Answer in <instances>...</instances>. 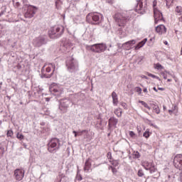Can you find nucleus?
<instances>
[{
  "instance_id": "58836bf2",
  "label": "nucleus",
  "mask_w": 182,
  "mask_h": 182,
  "mask_svg": "<svg viewBox=\"0 0 182 182\" xmlns=\"http://www.w3.org/2000/svg\"><path fill=\"white\" fill-rule=\"evenodd\" d=\"M137 174L139 177H143V176H144V172L142 171V169H139Z\"/></svg>"
},
{
  "instance_id": "9b49d317",
  "label": "nucleus",
  "mask_w": 182,
  "mask_h": 182,
  "mask_svg": "<svg viewBox=\"0 0 182 182\" xmlns=\"http://www.w3.org/2000/svg\"><path fill=\"white\" fill-rule=\"evenodd\" d=\"M92 52H95L96 53H102L107 49V46L105 43L95 44L89 47Z\"/></svg>"
},
{
  "instance_id": "f704fd0d",
  "label": "nucleus",
  "mask_w": 182,
  "mask_h": 182,
  "mask_svg": "<svg viewBox=\"0 0 182 182\" xmlns=\"http://www.w3.org/2000/svg\"><path fill=\"white\" fill-rule=\"evenodd\" d=\"M167 73L168 75H170V72H167V71H165V72H162L161 73V75L163 76L164 79H167Z\"/></svg>"
},
{
  "instance_id": "9d476101",
  "label": "nucleus",
  "mask_w": 182,
  "mask_h": 182,
  "mask_svg": "<svg viewBox=\"0 0 182 182\" xmlns=\"http://www.w3.org/2000/svg\"><path fill=\"white\" fill-rule=\"evenodd\" d=\"M49 90L52 95L56 96V97H60L63 94V88L62 87H59L55 84L51 85L49 87Z\"/></svg>"
},
{
  "instance_id": "c9c22d12",
  "label": "nucleus",
  "mask_w": 182,
  "mask_h": 182,
  "mask_svg": "<svg viewBox=\"0 0 182 182\" xmlns=\"http://www.w3.org/2000/svg\"><path fill=\"white\" fill-rule=\"evenodd\" d=\"M148 76H149V77H152L153 79H158V80H160V77L151 73H148Z\"/></svg>"
},
{
  "instance_id": "774afa93",
  "label": "nucleus",
  "mask_w": 182,
  "mask_h": 182,
  "mask_svg": "<svg viewBox=\"0 0 182 182\" xmlns=\"http://www.w3.org/2000/svg\"><path fill=\"white\" fill-rule=\"evenodd\" d=\"M0 144H1V137H0Z\"/></svg>"
},
{
  "instance_id": "5701e85b",
  "label": "nucleus",
  "mask_w": 182,
  "mask_h": 182,
  "mask_svg": "<svg viewBox=\"0 0 182 182\" xmlns=\"http://www.w3.org/2000/svg\"><path fill=\"white\" fill-rule=\"evenodd\" d=\"M146 42H147V38H144L141 41H140L136 46L135 50H139L140 48H143L144 45H146Z\"/></svg>"
},
{
  "instance_id": "2f4dec72",
  "label": "nucleus",
  "mask_w": 182,
  "mask_h": 182,
  "mask_svg": "<svg viewBox=\"0 0 182 182\" xmlns=\"http://www.w3.org/2000/svg\"><path fill=\"white\" fill-rule=\"evenodd\" d=\"M77 133H78V136H82L83 134H87V133H89V131L87 130V129H84V130H82V131H78Z\"/></svg>"
},
{
  "instance_id": "2eb2a0df",
  "label": "nucleus",
  "mask_w": 182,
  "mask_h": 182,
  "mask_svg": "<svg viewBox=\"0 0 182 182\" xmlns=\"http://www.w3.org/2000/svg\"><path fill=\"white\" fill-rule=\"evenodd\" d=\"M173 165L176 168L182 170V154H177L173 159Z\"/></svg>"
},
{
  "instance_id": "393cba45",
  "label": "nucleus",
  "mask_w": 182,
  "mask_h": 182,
  "mask_svg": "<svg viewBox=\"0 0 182 182\" xmlns=\"http://www.w3.org/2000/svg\"><path fill=\"white\" fill-rule=\"evenodd\" d=\"M112 102L114 106H117V103H118L117 94H116L114 92H112Z\"/></svg>"
},
{
  "instance_id": "338daca9",
  "label": "nucleus",
  "mask_w": 182,
  "mask_h": 182,
  "mask_svg": "<svg viewBox=\"0 0 182 182\" xmlns=\"http://www.w3.org/2000/svg\"><path fill=\"white\" fill-rule=\"evenodd\" d=\"M167 82H171V79H168Z\"/></svg>"
},
{
  "instance_id": "b1692460",
  "label": "nucleus",
  "mask_w": 182,
  "mask_h": 182,
  "mask_svg": "<svg viewBox=\"0 0 182 182\" xmlns=\"http://www.w3.org/2000/svg\"><path fill=\"white\" fill-rule=\"evenodd\" d=\"M151 106L154 110L156 113V114H160V107H159V105L156 103L151 104Z\"/></svg>"
},
{
  "instance_id": "69168bd1",
  "label": "nucleus",
  "mask_w": 182,
  "mask_h": 182,
  "mask_svg": "<svg viewBox=\"0 0 182 182\" xmlns=\"http://www.w3.org/2000/svg\"><path fill=\"white\" fill-rule=\"evenodd\" d=\"M180 180L182 182V175H181V176H180Z\"/></svg>"
},
{
  "instance_id": "603ef678",
  "label": "nucleus",
  "mask_w": 182,
  "mask_h": 182,
  "mask_svg": "<svg viewBox=\"0 0 182 182\" xmlns=\"http://www.w3.org/2000/svg\"><path fill=\"white\" fill-rule=\"evenodd\" d=\"M142 79H149V77L146 75H142Z\"/></svg>"
},
{
  "instance_id": "0e129e2a",
  "label": "nucleus",
  "mask_w": 182,
  "mask_h": 182,
  "mask_svg": "<svg viewBox=\"0 0 182 182\" xmlns=\"http://www.w3.org/2000/svg\"><path fill=\"white\" fill-rule=\"evenodd\" d=\"M163 109H164V110H166V108L165 105L163 106Z\"/></svg>"
},
{
  "instance_id": "4d7b16f0",
  "label": "nucleus",
  "mask_w": 182,
  "mask_h": 182,
  "mask_svg": "<svg viewBox=\"0 0 182 182\" xmlns=\"http://www.w3.org/2000/svg\"><path fill=\"white\" fill-rule=\"evenodd\" d=\"M153 90H154L155 92H159V90H157V88H156V87H153Z\"/></svg>"
},
{
  "instance_id": "e433bc0d",
  "label": "nucleus",
  "mask_w": 182,
  "mask_h": 182,
  "mask_svg": "<svg viewBox=\"0 0 182 182\" xmlns=\"http://www.w3.org/2000/svg\"><path fill=\"white\" fill-rule=\"evenodd\" d=\"M6 136L7 137H12V136H14V132L12 131V129L7 131Z\"/></svg>"
},
{
  "instance_id": "f257e3e1",
  "label": "nucleus",
  "mask_w": 182,
  "mask_h": 182,
  "mask_svg": "<svg viewBox=\"0 0 182 182\" xmlns=\"http://www.w3.org/2000/svg\"><path fill=\"white\" fill-rule=\"evenodd\" d=\"M132 18H133V10L122 11L115 14V21L119 26H124L126 22L130 21Z\"/></svg>"
},
{
  "instance_id": "13d9d810",
  "label": "nucleus",
  "mask_w": 182,
  "mask_h": 182,
  "mask_svg": "<svg viewBox=\"0 0 182 182\" xmlns=\"http://www.w3.org/2000/svg\"><path fill=\"white\" fill-rule=\"evenodd\" d=\"M168 113H169L170 114H171L173 113V110L169 109V110H168Z\"/></svg>"
},
{
  "instance_id": "f03ea898",
  "label": "nucleus",
  "mask_w": 182,
  "mask_h": 182,
  "mask_svg": "<svg viewBox=\"0 0 182 182\" xmlns=\"http://www.w3.org/2000/svg\"><path fill=\"white\" fill-rule=\"evenodd\" d=\"M65 27L63 26H56L50 28L48 31V36L50 39H58L63 35Z\"/></svg>"
},
{
  "instance_id": "c756f323",
  "label": "nucleus",
  "mask_w": 182,
  "mask_h": 182,
  "mask_svg": "<svg viewBox=\"0 0 182 182\" xmlns=\"http://www.w3.org/2000/svg\"><path fill=\"white\" fill-rule=\"evenodd\" d=\"M150 134H151L150 129H146V132H144L143 136L145 137V139H149V137H150Z\"/></svg>"
},
{
  "instance_id": "4c0bfd02",
  "label": "nucleus",
  "mask_w": 182,
  "mask_h": 182,
  "mask_svg": "<svg viewBox=\"0 0 182 182\" xmlns=\"http://www.w3.org/2000/svg\"><path fill=\"white\" fill-rule=\"evenodd\" d=\"M119 159L112 160V166H114L116 167V166H119Z\"/></svg>"
},
{
  "instance_id": "20e7f679",
  "label": "nucleus",
  "mask_w": 182,
  "mask_h": 182,
  "mask_svg": "<svg viewBox=\"0 0 182 182\" xmlns=\"http://www.w3.org/2000/svg\"><path fill=\"white\" fill-rule=\"evenodd\" d=\"M103 16L99 13H89L86 16V21L92 25H99Z\"/></svg>"
},
{
  "instance_id": "052dcab7",
  "label": "nucleus",
  "mask_w": 182,
  "mask_h": 182,
  "mask_svg": "<svg viewBox=\"0 0 182 182\" xmlns=\"http://www.w3.org/2000/svg\"><path fill=\"white\" fill-rule=\"evenodd\" d=\"M4 11H1V12L0 13V16H2V15H4Z\"/></svg>"
},
{
  "instance_id": "a18cd8bd",
  "label": "nucleus",
  "mask_w": 182,
  "mask_h": 182,
  "mask_svg": "<svg viewBox=\"0 0 182 182\" xmlns=\"http://www.w3.org/2000/svg\"><path fill=\"white\" fill-rule=\"evenodd\" d=\"M62 181V175H58L57 176V182H61Z\"/></svg>"
},
{
  "instance_id": "ddd939ff",
  "label": "nucleus",
  "mask_w": 182,
  "mask_h": 182,
  "mask_svg": "<svg viewBox=\"0 0 182 182\" xmlns=\"http://www.w3.org/2000/svg\"><path fill=\"white\" fill-rule=\"evenodd\" d=\"M33 45L36 48H41L43 45H46V37L38 36L33 39Z\"/></svg>"
},
{
  "instance_id": "4468645a",
  "label": "nucleus",
  "mask_w": 182,
  "mask_h": 182,
  "mask_svg": "<svg viewBox=\"0 0 182 182\" xmlns=\"http://www.w3.org/2000/svg\"><path fill=\"white\" fill-rule=\"evenodd\" d=\"M13 4L16 8L19 9H25L26 6H28V1L27 0H13Z\"/></svg>"
},
{
  "instance_id": "680f3d73",
  "label": "nucleus",
  "mask_w": 182,
  "mask_h": 182,
  "mask_svg": "<svg viewBox=\"0 0 182 182\" xmlns=\"http://www.w3.org/2000/svg\"><path fill=\"white\" fill-rule=\"evenodd\" d=\"M164 45H168V42H167V41H164Z\"/></svg>"
},
{
  "instance_id": "6ab92c4d",
  "label": "nucleus",
  "mask_w": 182,
  "mask_h": 182,
  "mask_svg": "<svg viewBox=\"0 0 182 182\" xmlns=\"http://www.w3.org/2000/svg\"><path fill=\"white\" fill-rule=\"evenodd\" d=\"M135 44H136V40H131L122 44V48L125 50H130L133 45H135Z\"/></svg>"
},
{
  "instance_id": "864d4df0",
  "label": "nucleus",
  "mask_w": 182,
  "mask_h": 182,
  "mask_svg": "<svg viewBox=\"0 0 182 182\" xmlns=\"http://www.w3.org/2000/svg\"><path fill=\"white\" fill-rule=\"evenodd\" d=\"M143 92H144V93H147V88H144V90H143Z\"/></svg>"
},
{
  "instance_id": "423d86ee",
  "label": "nucleus",
  "mask_w": 182,
  "mask_h": 182,
  "mask_svg": "<svg viewBox=\"0 0 182 182\" xmlns=\"http://www.w3.org/2000/svg\"><path fill=\"white\" fill-rule=\"evenodd\" d=\"M66 67L68 72H70V73H73V72H77V70H79V64H77V60H76L75 58H70V59L67 60Z\"/></svg>"
},
{
  "instance_id": "ea45409f",
  "label": "nucleus",
  "mask_w": 182,
  "mask_h": 182,
  "mask_svg": "<svg viewBox=\"0 0 182 182\" xmlns=\"http://www.w3.org/2000/svg\"><path fill=\"white\" fill-rule=\"evenodd\" d=\"M16 137L19 140H23V134H22L17 133L16 134Z\"/></svg>"
},
{
  "instance_id": "3c124183",
  "label": "nucleus",
  "mask_w": 182,
  "mask_h": 182,
  "mask_svg": "<svg viewBox=\"0 0 182 182\" xmlns=\"http://www.w3.org/2000/svg\"><path fill=\"white\" fill-rule=\"evenodd\" d=\"M126 106H127L126 103H124V102L122 103V107H126Z\"/></svg>"
},
{
  "instance_id": "de8ad7c7",
  "label": "nucleus",
  "mask_w": 182,
  "mask_h": 182,
  "mask_svg": "<svg viewBox=\"0 0 182 182\" xmlns=\"http://www.w3.org/2000/svg\"><path fill=\"white\" fill-rule=\"evenodd\" d=\"M107 159L112 160V152H108L107 155Z\"/></svg>"
},
{
  "instance_id": "a19ab883",
  "label": "nucleus",
  "mask_w": 182,
  "mask_h": 182,
  "mask_svg": "<svg viewBox=\"0 0 182 182\" xmlns=\"http://www.w3.org/2000/svg\"><path fill=\"white\" fill-rule=\"evenodd\" d=\"M144 59V56H141L139 58H138L137 60H138V65H141V61Z\"/></svg>"
},
{
  "instance_id": "a878e982",
  "label": "nucleus",
  "mask_w": 182,
  "mask_h": 182,
  "mask_svg": "<svg viewBox=\"0 0 182 182\" xmlns=\"http://www.w3.org/2000/svg\"><path fill=\"white\" fill-rule=\"evenodd\" d=\"M175 12L176 15H178L179 16H182V7L180 6H176L175 9Z\"/></svg>"
},
{
  "instance_id": "e2e57ef3",
  "label": "nucleus",
  "mask_w": 182,
  "mask_h": 182,
  "mask_svg": "<svg viewBox=\"0 0 182 182\" xmlns=\"http://www.w3.org/2000/svg\"><path fill=\"white\" fill-rule=\"evenodd\" d=\"M6 97H8V99L9 100H11V97L10 96H6Z\"/></svg>"
},
{
  "instance_id": "09e8293b",
  "label": "nucleus",
  "mask_w": 182,
  "mask_h": 182,
  "mask_svg": "<svg viewBox=\"0 0 182 182\" xmlns=\"http://www.w3.org/2000/svg\"><path fill=\"white\" fill-rule=\"evenodd\" d=\"M73 133L75 134V137H77V136H79V133H77L76 131H73Z\"/></svg>"
},
{
  "instance_id": "37998d69",
  "label": "nucleus",
  "mask_w": 182,
  "mask_h": 182,
  "mask_svg": "<svg viewBox=\"0 0 182 182\" xmlns=\"http://www.w3.org/2000/svg\"><path fill=\"white\" fill-rule=\"evenodd\" d=\"M109 168H111L113 174H116V173H117V169H116V168H114L113 166H110Z\"/></svg>"
},
{
  "instance_id": "c03bdc74",
  "label": "nucleus",
  "mask_w": 182,
  "mask_h": 182,
  "mask_svg": "<svg viewBox=\"0 0 182 182\" xmlns=\"http://www.w3.org/2000/svg\"><path fill=\"white\" fill-rule=\"evenodd\" d=\"M153 8H154V9H157V1L156 0L153 1Z\"/></svg>"
},
{
  "instance_id": "f3484780",
  "label": "nucleus",
  "mask_w": 182,
  "mask_h": 182,
  "mask_svg": "<svg viewBox=\"0 0 182 182\" xmlns=\"http://www.w3.org/2000/svg\"><path fill=\"white\" fill-rule=\"evenodd\" d=\"M25 176V171L17 168L14 171V178L18 181H21Z\"/></svg>"
},
{
  "instance_id": "bf43d9fd",
  "label": "nucleus",
  "mask_w": 182,
  "mask_h": 182,
  "mask_svg": "<svg viewBox=\"0 0 182 182\" xmlns=\"http://www.w3.org/2000/svg\"><path fill=\"white\" fill-rule=\"evenodd\" d=\"M46 102H49V100H50V98L47 97V98H46Z\"/></svg>"
},
{
  "instance_id": "4be33fe9",
  "label": "nucleus",
  "mask_w": 182,
  "mask_h": 182,
  "mask_svg": "<svg viewBox=\"0 0 182 182\" xmlns=\"http://www.w3.org/2000/svg\"><path fill=\"white\" fill-rule=\"evenodd\" d=\"M91 167H92V159H88L86 160L85 163L84 171H85V173H89V171H90Z\"/></svg>"
},
{
  "instance_id": "7ed1b4c3",
  "label": "nucleus",
  "mask_w": 182,
  "mask_h": 182,
  "mask_svg": "<svg viewBox=\"0 0 182 182\" xmlns=\"http://www.w3.org/2000/svg\"><path fill=\"white\" fill-rule=\"evenodd\" d=\"M45 66L44 65L42 69H41V77L42 79H50L52 76L53 75V72H55V64L53 63H50L48 64V67L46 68L45 70Z\"/></svg>"
},
{
  "instance_id": "dca6fc26",
  "label": "nucleus",
  "mask_w": 182,
  "mask_h": 182,
  "mask_svg": "<svg viewBox=\"0 0 182 182\" xmlns=\"http://www.w3.org/2000/svg\"><path fill=\"white\" fill-rule=\"evenodd\" d=\"M154 17L155 24L159 23V21H164V18L163 17V14L160 12V10H159V9H154Z\"/></svg>"
},
{
  "instance_id": "a211bd4d",
  "label": "nucleus",
  "mask_w": 182,
  "mask_h": 182,
  "mask_svg": "<svg viewBox=\"0 0 182 182\" xmlns=\"http://www.w3.org/2000/svg\"><path fill=\"white\" fill-rule=\"evenodd\" d=\"M73 46V44L72 42L70 41V40H66L63 43V46H61V49L63 50V52H69L70 50V48Z\"/></svg>"
},
{
  "instance_id": "f8f14e48",
  "label": "nucleus",
  "mask_w": 182,
  "mask_h": 182,
  "mask_svg": "<svg viewBox=\"0 0 182 182\" xmlns=\"http://www.w3.org/2000/svg\"><path fill=\"white\" fill-rule=\"evenodd\" d=\"M142 166L145 168V170L149 171L150 174H153L154 173H156V171H157L156 164H154V162L153 161L149 162L147 161H145L142 162Z\"/></svg>"
},
{
  "instance_id": "412c9836",
  "label": "nucleus",
  "mask_w": 182,
  "mask_h": 182,
  "mask_svg": "<svg viewBox=\"0 0 182 182\" xmlns=\"http://www.w3.org/2000/svg\"><path fill=\"white\" fill-rule=\"evenodd\" d=\"M156 31L157 33L162 35V33H166V32H167V28H166V26L160 24L156 27Z\"/></svg>"
},
{
  "instance_id": "1a4fd4ad",
  "label": "nucleus",
  "mask_w": 182,
  "mask_h": 182,
  "mask_svg": "<svg viewBox=\"0 0 182 182\" xmlns=\"http://www.w3.org/2000/svg\"><path fill=\"white\" fill-rule=\"evenodd\" d=\"M70 105H73V102L68 98L63 99L60 101L58 109L60 113H67L68 109Z\"/></svg>"
},
{
  "instance_id": "79ce46f5",
  "label": "nucleus",
  "mask_w": 182,
  "mask_h": 182,
  "mask_svg": "<svg viewBox=\"0 0 182 182\" xmlns=\"http://www.w3.org/2000/svg\"><path fill=\"white\" fill-rule=\"evenodd\" d=\"M135 90L137 92V93H139V95H141V88L140 87H136Z\"/></svg>"
},
{
  "instance_id": "72a5a7b5",
  "label": "nucleus",
  "mask_w": 182,
  "mask_h": 182,
  "mask_svg": "<svg viewBox=\"0 0 182 182\" xmlns=\"http://www.w3.org/2000/svg\"><path fill=\"white\" fill-rule=\"evenodd\" d=\"M134 159H140V153L139 151H134L133 153Z\"/></svg>"
},
{
  "instance_id": "7c9ffc66",
  "label": "nucleus",
  "mask_w": 182,
  "mask_h": 182,
  "mask_svg": "<svg viewBox=\"0 0 182 182\" xmlns=\"http://www.w3.org/2000/svg\"><path fill=\"white\" fill-rule=\"evenodd\" d=\"M155 69H157V70H161L162 69H164V67L158 63L155 64Z\"/></svg>"
},
{
  "instance_id": "aec40b11",
  "label": "nucleus",
  "mask_w": 182,
  "mask_h": 182,
  "mask_svg": "<svg viewBox=\"0 0 182 182\" xmlns=\"http://www.w3.org/2000/svg\"><path fill=\"white\" fill-rule=\"evenodd\" d=\"M119 122V119L115 117H111L108 121V127L109 129H112V127L117 126V123Z\"/></svg>"
},
{
  "instance_id": "c85d7f7f",
  "label": "nucleus",
  "mask_w": 182,
  "mask_h": 182,
  "mask_svg": "<svg viewBox=\"0 0 182 182\" xmlns=\"http://www.w3.org/2000/svg\"><path fill=\"white\" fill-rule=\"evenodd\" d=\"M82 178H83L82 177V175L80 174V172L79 171H77V175L75 176V181H82Z\"/></svg>"
},
{
  "instance_id": "473e14b6",
  "label": "nucleus",
  "mask_w": 182,
  "mask_h": 182,
  "mask_svg": "<svg viewBox=\"0 0 182 182\" xmlns=\"http://www.w3.org/2000/svg\"><path fill=\"white\" fill-rule=\"evenodd\" d=\"M5 153V148L0 145V159L4 156V154Z\"/></svg>"
},
{
  "instance_id": "bb28decb",
  "label": "nucleus",
  "mask_w": 182,
  "mask_h": 182,
  "mask_svg": "<svg viewBox=\"0 0 182 182\" xmlns=\"http://www.w3.org/2000/svg\"><path fill=\"white\" fill-rule=\"evenodd\" d=\"M114 114L117 116V117H122V109L117 108L114 112Z\"/></svg>"
},
{
  "instance_id": "cd10ccee",
  "label": "nucleus",
  "mask_w": 182,
  "mask_h": 182,
  "mask_svg": "<svg viewBox=\"0 0 182 182\" xmlns=\"http://www.w3.org/2000/svg\"><path fill=\"white\" fill-rule=\"evenodd\" d=\"M139 103L142 105V106L146 107V109H148V110H151V107H150V106H149V105H147L144 101L139 100Z\"/></svg>"
},
{
  "instance_id": "39448f33",
  "label": "nucleus",
  "mask_w": 182,
  "mask_h": 182,
  "mask_svg": "<svg viewBox=\"0 0 182 182\" xmlns=\"http://www.w3.org/2000/svg\"><path fill=\"white\" fill-rule=\"evenodd\" d=\"M60 149V140L58 138H53L48 144L49 153H56Z\"/></svg>"
},
{
  "instance_id": "0eeeda50",
  "label": "nucleus",
  "mask_w": 182,
  "mask_h": 182,
  "mask_svg": "<svg viewBox=\"0 0 182 182\" xmlns=\"http://www.w3.org/2000/svg\"><path fill=\"white\" fill-rule=\"evenodd\" d=\"M135 11L137 14L144 15L147 11V0H139L135 8Z\"/></svg>"
},
{
  "instance_id": "6e6552de",
  "label": "nucleus",
  "mask_w": 182,
  "mask_h": 182,
  "mask_svg": "<svg viewBox=\"0 0 182 182\" xmlns=\"http://www.w3.org/2000/svg\"><path fill=\"white\" fill-rule=\"evenodd\" d=\"M25 11L24 16L25 18H33L35 16V14L36 12H38V8L34 6H31L28 4V6H26L25 9H23Z\"/></svg>"
},
{
  "instance_id": "8fccbe9b",
  "label": "nucleus",
  "mask_w": 182,
  "mask_h": 182,
  "mask_svg": "<svg viewBox=\"0 0 182 182\" xmlns=\"http://www.w3.org/2000/svg\"><path fill=\"white\" fill-rule=\"evenodd\" d=\"M119 154L121 155L120 157L122 159V157H123V154H124V151H119Z\"/></svg>"
},
{
  "instance_id": "49530a36",
  "label": "nucleus",
  "mask_w": 182,
  "mask_h": 182,
  "mask_svg": "<svg viewBox=\"0 0 182 182\" xmlns=\"http://www.w3.org/2000/svg\"><path fill=\"white\" fill-rule=\"evenodd\" d=\"M129 136H130V137H134V136H136V134L134 133V132L130 131Z\"/></svg>"
},
{
  "instance_id": "5fc2aeb1",
  "label": "nucleus",
  "mask_w": 182,
  "mask_h": 182,
  "mask_svg": "<svg viewBox=\"0 0 182 182\" xmlns=\"http://www.w3.org/2000/svg\"><path fill=\"white\" fill-rule=\"evenodd\" d=\"M178 21H179V22H182V16H181L178 18Z\"/></svg>"
},
{
  "instance_id": "6e6d98bb",
  "label": "nucleus",
  "mask_w": 182,
  "mask_h": 182,
  "mask_svg": "<svg viewBox=\"0 0 182 182\" xmlns=\"http://www.w3.org/2000/svg\"><path fill=\"white\" fill-rule=\"evenodd\" d=\"M158 90H161V91H163V90H164V87H158Z\"/></svg>"
}]
</instances>
